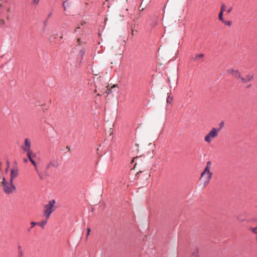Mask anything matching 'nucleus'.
Masks as SVG:
<instances>
[{
  "mask_svg": "<svg viewBox=\"0 0 257 257\" xmlns=\"http://www.w3.org/2000/svg\"><path fill=\"white\" fill-rule=\"evenodd\" d=\"M211 166V162L208 161L207 163L206 166L205 168L204 171L201 174V177L205 179L204 185H207L210 181L212 173L210 171V168Z\"/></svg>",
  "mask_w": 257,
  "mask_h": 257,
  "instance_id": "1",
  "label": "nucleus"
},
{
  "mask_svg": "<svg viewBox=\"0 0 257 257\" xmlns=\"http://www.w3.org/2000/svg\"><path fill=\"white\" fill-rule=\"evenodd\" d=\"M2 184L4 190L6 194H10L16 190V187L13 184V182L10 180V182H7L5 178H3Z\"/></svg>",
  "mask_w": 257,
  "mask_h": 257,
  "instance_id": "2",
  "label": "nucleus"
},
{
  "mask_svg": "<svg viewBox=\"0 0 257 257\" xmlns=\"http://www.w3.org/2000/svg\"><path fill=\"white\" fill-rule=\"evenodd\" d=\"M219 129L212 128L209 133L205 137L204 140L207 143H210L212 139L216 138L218 135Z\"/></svg>",
  "mask_w": 257,
  "mask_h": 257,
  "instance_id": "3",
  "label": "nucleus"
},
{
  "mask_svg": "<svg viewBox=\"0 0 257 257\" xmlns=\"http://www.w3.org/2000/svg\"><path fill=\"white\" fill-rule=\"evenodd\" d=\"M55 203V200H51L49 201L48 204L45 206L46 209L44 211V215L46 216L47 219L49 218L51 214L53 211V207Z\"/></svg>",
  "mask_w": 257,
  "mask_h": 257,
  "instance_id": "4",
  "label": "nucleus"
},
{
  "mask_svg": "<svg viewBox=\"0 0 257 257\" xmlns=\"http://www.w3.org/2000/svg\"><path fill=\"white\" fill-rule=\"evenodd\" d=\"M22 149L24 152L27 153L32 152L31 149V141L30 140L26 138L25 139L24 144L22 146Z\"/></svg>",
  "mask_w": 257,
  "mask_h": 257,
  "instance_id": "5",
  "label": "nucleus"
},
{
  "mask_svg": "<svg viewBox=\"0 0 257 257\" xmlns=\"http://www.w3.org/2000/svg\"><path fill=\"white\" fill-rule=\"evenodd\" d=\"M254 76L253 74H247L245 77L241 76L240 81L242 83H247L252 81L253 79Z\"/></svg>",
  "mask_w": 257,
  "mask_h": 257,
  "instance_id": "6",
  "label": "nucleus"
},
{
  "mask_svg": "<svg viewBox=\"0 0 257 257\" xmlns=\"http://www.w3.org/2000/svg\"><path fill=\"white\" fill-rule=\"evenodd\" d=\"M19 175V171L17 167L12 169L10 174V181L13 182L14 179Z\"/></svg>",
  "mask_w": 257,
  "mask_h": 257,
  "instance_id": "7",
  "label": "nucleus"
},
{
  "mask_svg": "<svg viewBox=\"0 0 257 257\" xmlns=\"http://www.w3.org/2000/svg\"><path fill=\"white\" fill-rule=\"evenodd\" d=\"M33 155V152H30L27 153V156L30 160V161L31 162V163L35 166V169H36L37 171H38L37 166L36 162L33 160L32 158V155Z\"/></svg>",
  "mask_w": 257,
  "mask_h": 257,
  "instance_id": "8",
  "label": "nucleus"
},
{
  "mask_svg": "<svg viewBox=\"0 0 257 257\" xmlns=\"http://www.w3.org/2000/svg\"><path fill=\"white\" fill-rule=\"evenodd\" d=\"M58 166V163L56 160H53L51 161L46 166V169L48 170L51 167L54 168H57Z\"/></svg>",
  "mask_w": 257,
  "mask_h": 257,
  "instance_id": "9",
  "label": "nucleus"
},
{
  "mask_svg": "<svg viewBox=\"0 0 257 257\" xmlns=\"http://www.w3.org/2000/svg\"><path fill=\"white\" fill-rule=\"evenodd\" d=\"M116 85H113V86H112L110 88H107L106 90H105V93H106V95H108V94H111L112 92H113V90L112 89H114V88H115L116 87Z\"/></svg>",
  "mask_w": 257,
  "mask_h": 257,
  "instance_id": "10",
  "label": "nucleus"
},
{
  "mask_svg": "<svg viewBox=\"0 0 257 257\" xmlns=\"http://www.w3.org/2000/svg\"><path fill=\"white\" fill-rule=\"evenodd\" d=\"M232 75L237 78H240L241 76L240 75V73H239V72L238 71V70H236L232 74Z\"/></svg>",
  "mask_w": 257,
  "mask_h": 257,
  "instance_id": "11",
  "label": "nucleus"
},
{
  "mask_svg": "<svg viewBox=\"0 0 257 257\" xmlns=\"http://www.w3.org/2000/svg\"><path fill=\"white\" fill-rule=\"evenodd\" d=\"M204 56V55L203 54H197L196 55L195 58H192V60L194 61L197 59L202 58H203Z\"/></svg>",
  "mask_w": 257,
  "mask_h": 257,
  "instance_id": "12",
  "label": "nucleus"
},
{
  "mask_svg": "<svg viewBox=\"0 0 257 257\" xmlns=\"http://www.w3.org/2000/svg\"><path fill=\"white\" fill-rule=\"evenodd\" d=\"M68 0H65V1L63 3L62 6L64 8V11L66 10V7H68L70 6V4L69 3H67Z\"/></svg>",
  "mask_w": 257,
  "mask_h": 257,
  "instance_id": "13",
  "label": "nucleus"
},
{
  "mask_svg": "<svg viewBox=\"0 0 257 257\" xmlns=\"http://www.w3.org/2000/svg\"><path fill=\"white\" fill-rule=\"evenodd\" d=\"M218 18L220 21H222V22H224V19L223 18V13L220 12L218 15Z\"/></svg>",
  "mask_w": 257,
  "mask_h": 257,
  "instance_id": "14",
  "label": "nucleus"
},
{
  "mask_svg": "<svg viewBox=\"0 0 257 257\" xmlns=\"http://www.w3.org/2000/svg\"><path fill=\"white\" fill-rule=\"evenodd\" d=\"M47 223V220H43L41 223H39V225H40L42 228H44V226Z\"/></svg>",
  "mask_w": 257,
  "mask_h": 257,
  "instance_id": "15",
  "label": "nucleus"
},
{
  "mask_svg": "<svg viewBox=\"0 0 257 257\" xmlns=\"http://www.w3.org/2000/svg\"><path fill=\"white\" fill-rule=\"evenodd\" d=\"M224 123L223 121L220 122L219 123V127L217 128V129H219V132L221 131V130L224 127Z\"/></svg>",
  "mask_w": 257,
  "mask_h": 257,
  "instance_id": "16",
  "label": "nucleus"
},
{
  "mask_svg": "<svg viewBox=\"0 0 257 257\" xmlns=\"http://www.w3.org/2000/svg\"><path fill=\"white\" fill-rule=\"evenodd\" d=\"M23 251L22 250H20L18 251V254L17 257H23Z\"/></svg>",
  "mask_w": 257,
  "mask_h": 257,
  "instance_id": "17",
  "label": "nucleus"
},
{
  "mask_svg": "<svg viewBox=\"0 0 257 257\" xmlns=\"http://www.w3.org/2000/svg\"><path fill=\"white\" fill-rule=\"evenodd\" d=\"M31 228L34 227L36 225H38V224H39V222H35L34 221H32L31 223Z\"/></svg>",
  "mask_w": 257,
  "mask_h": 257,
  "instance_id": "18",
  "label": "nucleus"
},
{
  "mask_svg": "<svg viewBox=\"0 0 257 257\" xmlns=\"http://www.w3.org/2000/svg\"><path fill=\"white\" fill-rule=\"evenodd\" d=\"M191 257H198V250L196 251L195 252H193Z\"/></svg>",
  "mask_w": 257,
  "mask_h": 257,
  "instance_id": "19",
  "label": "nucleus"
},
{
  "mask_svg": "<svg viewBox=\"0 0 257 257\" xmlns=\"http://www.w3.org/2000/svg\"><path fill=\"white\" fill-rule=\"evenodd\" d=\"M225 25L228 26H230L231 25V21H224L223 22Z\"/></svg>",
  "mask_w": 257,
  "mask_h": 257,
  "instance_id": "20",
  "label": "nucleus"
},
{
  "mask_svg": "<svg viewBox=\"0 0 257 257\" xmlns=\"http://www.w3.org/2000/svg\"><path fill=\"white\" fill-rule=\"evenodd\" d=\"M225 5L224 4H222L221 6V10H220V12L223 13L224 11H225Z\"/></svg>",
  "mask_w": 257,
  "mask_h": 257,
  "instance_id": "21",
  "label": "nucleus"
},
{
  "mask_svg": "<svg viewBox=\"0 0 257 257\" xmlns=\"http://www.w3.org/2000/svg\"><path fill=\"white\" fill-rule=\"evenodd\" d=\"M40 0H33L32 4L38 5L39 4Z\"/></svg>",
  "mask_w": 257,
  "mask_h": 257,
  "instance_id": "22",
  "label": "nucleus"
},
{
  "mask_svg": "<svg viewBox=\"0 0 257 257\" xmlns=\"http://www.w3.org/2000/svg\"><path fill=\"white\" fill-rule=\"evenodd\" d=\"M172 99H173V97H171L170 98L169 97H168V98H167V102L168 103H170L172 100Z\"/></svg>",
  "mask_w": 257,
  "mask_h": 257,
  "instance_id": "23",
  "label": "nucleus"
},
{
  "mask_svg": "<svg viewBox=\"0 0 257 257\" xmlns=\"http://www.w3.org/2000/svg\"><path fill=\"white\" fill-rule=\"evenodd\" d=\"M227 72L230 73L232 74L235 71V70H234L233 69H228L227 70Z\"/></svg>",
  "mask_w": 257,
  "mask_h": 257,
  "instance_id": "24",
  "label": "nucleus"
},
{
  "mask_svg": "<svg viewBox=\"0 0 257 257\" xmlns=\"http://www.w3.org/2000/svg\"><path fill=\"white\" fill-rule=\"evenodd\" d=\"M38 172V175L39 176V177L41 179H43V175L42 174V173H40V172H39L38 171H37Z\"/></svg>",
  "mask_w": 257,
  "mask_h": 257,
  "instance_id": "25",
  "label": "nucleus"
},
{
  "mask_svg": "<svg viewBox=\"0 0 257 257\" xmlns=\"http://www.w3.org/2000/svg\"><path fill=\"white\" fill-rule=\"evenodd\" d=\"M85 53V50L84 49H82L80 51V54L81 56H83Z\"/></svg>",
  "mask_w": 257,
  "mask_h": 257,
  "instance_id": "26",
  "label": "nucleus"
},
{
  "mask_svg": "<svg viewBox=\"0 0 257 257\" xmlns=\"http://www.w3.org/2000/svg\"><path fill=\"white\" fill-rule=\"evenodd\" d=\"M252 231L255 233L256 234H257V227H255V228H252Z\"/></svg>",
  "mask_w": 257,
  "mask_h": 257,
  "instance_id": "27",
  "label": "nucleus"
},
{
  "mask_svg": "<svg viewBox=\"0 0 257 257\" xmlns=\"http://www.w3.org/2000/svg\"><path fill=\"white\" fill-rule=\"evenodd\" d=\"M90 228H87V234H86V236H88L89 233H90Z\"/></svg>",
  "mask_w": 257,
  "mask_h": 257,
  "instance_id": "28",
  "label": "nucleus"
},
{
  "mask_svg": "<svg viewBox=\"0 0 257 257\" xmlns=\"http://www.w3.org/2000/svg\"><path fill=\"white\" fill-rule=\"evenodd\" d=\"M232 9V8H230L229 9L227 10V13H229L231 11Z\"/></svg>",
  "mask_w": 257,
  "mask_h": 257,
  "instance_id": "29",
  "label": "nucleus"
},
{
  "mask_svg": "<svg viewBox=\"0 0 257 257\" xmlns=\"http://www.w3.org/2000/svg\"><path fill=\"white\" fill-rule=\"evenodd\" d=\"M7 167H8L9 168L10 167V163L9 161H7Z\"/></svg>",
  "mask_w": 257,
  "mask_h": 257,
  "instance_id": "30",
  "label": "nucleus"
},
{
  "mask_svg": "<svg viewBox=\"0 0 257 257\" xmlns=\"http://www.w3.org/2000/svg\"><path fill=\"white\" fill-rule=\"evenodd\" d=\"M52 15V13H50L48 16V18H50Z\"/></svg>",
  "mask_w": 257,
  "mask_h": 257,
  "instance_id": "31",
  "label": "nucleus"
},
{
  "mask_svg": "<svg viewBox=\"0 0 257 257\" xmlns=\"http://www.w3.org/2000/svg\"><path fill=\"white\" fill-rule=\"evenodd\" d=\"M18 248H19V250H22V247H21V246L20 245L18 246Z\"/></svg>",
  "mask_w": 257,
  "mask_h": 257,
  "instance_id": "32",
  "label": "nucleus"
},
{
  "mask_svg": "<svg viewBox=\"0 0 257 257\" xmlns=\"http://www.w3.org/2000/svg\"><path fill=\"white\" fill-rule=\"evenodd\" d=\"M27 161H28V160H27V159H26V158H25V159H24V162H25V163H26V162H27Z\"/></svg>",
  "mask_w": 257,
  "mask_h": 257,
  "instance_id": "33",
  "label": "nucleus"
},
{
  "mask_svg": "<svg viewBox=\"0 0 257 257\" xmlns=\"http://www.w3.org/2000/svg\"><path fill=\"white\" fill-rule=\"evenodd\" d=\"M8 170H9V168H8V167H7V168H6V171L7 172H8Z\"/></svg>",
  "mask_w": 257,
  "mask_h": 257,
  "instance_id": "34",
  "label": "nucleus"
},
{
  "mask_svg": "<svg viewBox=\"0 0 257 257\" xmlns=\"http://www.w3.org/2000/svg\"><path fill=\"white\" fill-rule=\"evenodd\" d=\"M47 22V20H46L45 21V22H44V24H45V25H46Z\"/></svg>",
  "mask_w": 257,
  "mask_h": 257,
  "instance_id": "35",
  "label": "nucleus"
},
{
  "mask_svg": "<svg viewBox=\"0 0 257 257\" xmlns=\"http://www.w3.org/2000/svg\"><path fill=\"white\" fill-rule=\"evenodd\" d=\"M250 85H251L250 84V85H249L248 86H247V87L248 88V87H250Z\"/></svg>",
  "mask_w": 257,
  "mask_h": 257,
  "instance_id": "36",
  "label": "nucleus"
},
{
  "mask_svg": "<svg viewBox=\"0 0 257 257\" xmlns=\"http://www.w3.org/2000/svg\"><path fill=\"white\" fill-rule=\"evenodd\" d=\"M31 228L28 229V231H30Z\"/></svg>",
  "mask_w": 257,
  "mask_h": 257,
  "instance_id": "37",
  "label": "nucleus"
},
{
  "mask_svg": "<svg viewBox=\"0 0 257 257\" xmlns=\"http://www.w3.org/2000/svg\"><path fill=\"white\" fill-rule=\"evenodd\" d=\"M109 0H105L106 2H108Z\"/></svg>",
  "mask_w": 257,
  "mask_h": 257,
  "instance_id": "38",
  "label": "nucleus"
}]
</instances>
